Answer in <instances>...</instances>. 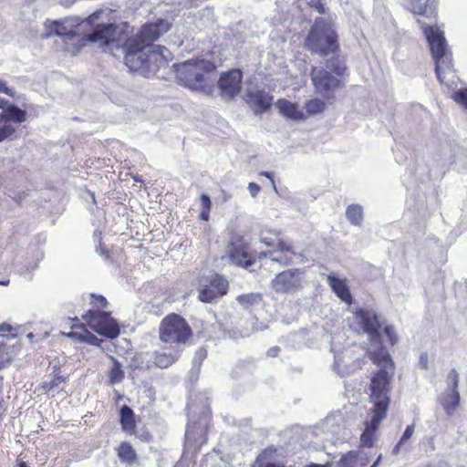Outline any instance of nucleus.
<instances>
[{"label":"nucleus","instance_id":"nucleus-1","mask_svg":"<svg viewBox=\"0 0 467 467\" xmlns=\"http://www.w3.org/2000/svg\"><path fill=\"white\" fill-rule=\"evenodd\" d=\"M105 16L107 13L99 10L86 19L94 28L83 40L97 43L103 51H109L115 57L118 56L115 51H120L124 56L125 65L131 71H140L144 75L153 74L166 64L170 56L168 49L151 43L169 30L168 21L158 20L156 23L142 26L136 35L130 36V26L127 23L96 24L103 20Z\"/></svg>","mask_w":467,"mask_h":467},{"label":"nucleus","instance_id":"nucleus-2","mask_svg":"<svg viewBox=\"0 0 467 467\" xmlns=\"http://www.w3.org/2000/svg\"><path fill=\"white\" fill-rule=\"evenodd\" d=\"M422 29L435 60V71L439 81L451 91V98L467 109V88H458L459 78L452 69V56L443 30L438 26H423Z\"/></svg>","mask_w":467,"mask_h":467},{"label":"nucleus","instance_id":"nucleus-3","mask_svg":"<svg viewBox=\"0 0 467 467\" xmlns=\"http://www.w3.org/2000/svg\"><path fill=\"white\" fill-rule=\"evenodd\" d=\"M82 318L86 324L75 323L71 326V331L65 334L74 341L100 346L102 340L90 333L87 326L98 334L111 339L118 337L120 333L119 324L109 312L90 309L82 316Z\"/></svg>","mask_w":467,"mask_h":467},{"label":"nucleus","instance_id":"nucleus-4","mask_svg":"<svg viewBox=\"0 0 467 467\" xmlns=\"http://www.w3.org/2000/svg\"><path fill=\"white\" fill-rule=\"evenodd\" d=\"M215 69V65L209 59H189L176 65L179 80L189 88L203 93H209L212 81L209 75Z\"/></svg>","mask_w":467,"mask_h":467},{"label":"nucleus","instance_id":"nucleus-5","mask_svg":"<svg viewBox=\"0 0 467 467\" xmlns=\"http://www.w3.org/2000/svg\"><path fill=\"white\" fill-rule=\"evenodd\" d=\"M158 332L161 342L178 348L189 344L193 337L188 321L177 313L165 316L160 322Z\"/></svg>","mask_w":467,"mask_h":467},{"label":"nucleus","instance_id":"nucleus-6","mask_svg":"<svg viewBox=\"0 0 467 467\" xmlns=\"http://www.w3.org/2000/svg\"><path fill=\"white\" fill-rule=\"evenodd\" d=\"M307 49L319 55L335 53L337 49V36L332 25L324 18H317L306 40Z\"/></svg>","mask_w":467,"mask_h":467},{"label":"nucleus","instance_id":"nucleus-7","mask_svg":"<svg viewBox=\"0 0 467 467\" xmlns=\"http://www.w3.org/2000/svg\"><path fill=\"white\" fill-rule=\"evenodd\" d=\"M327 67L333 71L336 76L323 67H313L310 73L311 81L317 94L325 99H330L334 97L337 89L343 87V82L338 78L345 71V67L336 61H329Z\"/></svg>","mask_w":467,"mask_h":467},{"label":"nucleus","instance_id":"nucleus-8","mask_svg":"<svg viewBox=\"0 0 467 467\" xmlns=\"http://www.w3.org/2000/svg\"><path fill=\"white\" fill-rule=\"evenodd\" d=\"M393 375L394 370L386 368H379L373 373L369 383V401L372 403V410L388 413Z\"/></svg>","mask_w":467,"mask_h":467},{"label":"nucleus","instance_id":"nucleus-9","mask_svg":"<svg viewBox=\"0 0 467 467\" xmlns=\"http://www.w3.org/2000/svg\"><path fill=\"white\" fill-rule=\"evenodd\" d=\"M80 19L77 16L67 17L63 20H56L49 21L47 20L45 22V27L47 33L45 35L46 37H50L55 35L60 36L65 42L67 51L77 54L78 49L70 47L69 43L74 46L76 43L79 42L80 35L76 31V27L78 26L81 23Z\"/></svg>","mask_w":467,"mask_h":467},{"label":"nucleus","instance_id":"nucleus-10","mask_svg":"<svg viewBox=\"0 0 467 467\" xmlns=\"http://www.w3.org/2000/svg\"><path fill=\"white\" fill-rule=\"evenodd\" d=\"M263 243L266 249L258 254L259 259L268 256L282 265H288L293 262L296 256L293 245L280 239L278 235H275V238L265 237Z\"/></svg>","mask_w":467,"mask_h":467},{"label":"nucleus","instance_id":"nucleus-11","mask_svg":"<svg viewBox=\"0 0 467 467\" xmlns=\"http://www.w3.org/2000/svg\"><path fill=\"white\" fill-rule=\"evenodd\" d=\"M228 255L236 265L247 268L255 263L256 254L242 236L234 238L229 244Z\"/></svg>","mask_w":467,"mask_h":467},{"label":"nucleus","instance_id":"nucleus-12","mask_svg":"<svg viewBox=\"0 0 467 467\" xmlns=\"http://www.w3.org/2000/svg\"><path fill=\"white\" fill-rule=\"evenodd\" d=\"M302 274L300 269H288L278 273L271 282L276 293L288 294L302 288Z\"/></svg>","mask_w":467,"mask_h":467},{"label":"nucleus","instance_id":"nucleus-13","mask_svg":"<svg viewBox=\"0 0 467 467\" xmlns=\"http://www.w3.org/2000/svg\"><path fill=\"white\" fill-rule=\"evenodd\" d=\"M119 421L121 430L125 433L136 436L142 441L149 442L151 441L152 436L149 431H143L141 433L137 432L136 414L128 405H123L120 407L119 411Z\"/></svg>","mask_w":467,"mask_h":467},{"label":"nucleus","instance_id":"nucleus-14","mask_svg":"<svg viewBox=\"0 0 467 467\" xmlns=\"http://www.w3.org/2000/svg\"><path fill=\"white\" fill-rule=\"evenodd\" d=\"M229 288L228 281L220 275L215 274L199 292L198 298L203 303H212L215 299L227 294Z\"/></svg>","mask_w":467,"mask_h":467},{"label":"nucleus","instance_id":"nucleus-15","mask_svg":"<svg viewBox=\"0 0 467 467\" xmlns=\"http://www.w3.org/2000/svg\"><path fill=\"white\" fill-rule=\"evenodd\" d=\"M355 317L370 339L380 343V329L382 326L377 314L365 309H358L355 312Z\"/></svg>","mask_w":467,"mask_h":467},{"label":"nucleus","instance_id":"nucleus-16","mask_svg":"<svg viewBox=\"0 0 467 467\" xmlns=\"http://www.w3.org/2000/svg\"><path fill=\"white\" fill-rule=\"evenodd\" d=\"M242 78L243 74L239 69L223 74L218 80L221 95L228 99H234L241 90Z\"/></svg>","mask_w":467,"mask_h":467},{"label":"nucleus","instance_id":"nucleus-17","mask_svg":"<svg viewBox=\"0 0 467 467\" xmlns=\"http://www.w3.org/2000/svg\"><path fill=\"white\" fill-rule=\"evenodd\" d=\"M371 418L364 421L365 429L360 435V446L372 448L377 439V431L381 421L387 417L388 413L370 410Z\"/></svg>","mask_w":467,"mask_h":467},{"label":"nucleus","instance_id":"nucleus-18","mask_svg":"<svg viewBox=\"0 0 467 467\" xmlns=\"http://www.w3.org/2000/svg\"><path fill=\"white\" fill-rule=\"evenodd\" d=\"M244 99L254 113L259 114L266 111L270 108L273 97L261 90L247 89Z\"/></svg>","mask_w":467,"mask_h":467},{"label":"nucleus","instance_id":"nucleus-19","mask_svg":"<svg viewBox=\"0 0 467 467\" xmlns=\"http://www.w3.org/2000/svg\"><path fill=\"white\" fill-rule=\"evenodd\" d=\"M379 458L370 466L375 467ZM368 457L358 451H349L344 453L337 462L335 467H368Z\"/></svg>","mask_w":467,"mask_h":467},{"label":"nucleus","instance_id":"nucleus-20","mask_svg":"<svg viewBox=\"0 0 467 467\" xmlns=\"http://www.w3.org/2000/svg\"><path fill=\"white\" fill-rule=\"evenodd\" d=\"M182 351V348L173 346H171L167 351H156L153 354V363L160 368H167L180 358Z\"/></svg>","mask_w":467,"mask_h":467},{"label":"nucleus","instance_id":"nucleus-21","mask_svg":"<svg viewBox=\"0 0 467 467\" xmlns=\"http://www.w3.org/2000/svg\"><path fill=\"white\" fill-rule=\"evenodd\" d=\"M406 6L414 14L431 17L436 12V0H405Z\"/></svg>","mask_w":467,"mask_h":467},{"label":"nucleus","instance_id":"nucleus-22","mask_svg":"<svg viewBox=\"0 0 467 467\" xmlns=\"http://www.w3.org/2000/svg\"><path fill=\"white\" fill-rule=\"evenodd\" d=\"M275 106L280 114L290 119L303 120L306 119L305 113L298 108V105L287 99H278Z\"/></svg>","mask_w":467,"mask_h":467},{"label":"nucleus","instance_id":"nucleus-23","mask_svg":"<svg viewBox=\"0 0 467 467\" xmlns=\"http://www.w3.org/2000/svg\"><path fill=\"white\" fill-rule=\"evenodd\" d=\"M327 282L333 292L340 298L343 302L350 305L352 303V296L349 291V287L345 280H342L335 275H329L327 276Z\"/></svg>","mask_w":467,"mask_h":467},{"label":"nucleus","instance_id":"nucleus-24","mask_svg":"<svg viewBox=\"0 0 467 467\" xmlns=\"http://www.w3.org/2000/svg\"><path fill=\"white\" fill-rule=\"evenodd\" d=\"M369 358L373 364L379 367L380 368L395 370V364L384 347H381L378 351L370 352Z\"/></svg>","mask_w":467,"mask_h":467},{"label":"nucleus","instance_id":"nucleus-25","mask_svg":"<svg viewBox=\"0 0 467 467\" xmlns=\"http://www.w3.org/2000/svg\"><path fill=\"white\" fill-rule=\"evenodd\" d=\"M116 452L121 462L133 464L138 460L137 452L129 441H121L117 447Z\"/></svg>","mask_w":467,"mask_h":467},{"label":"nucleus","instance_id":"nucleus-26","mask_svg":"<svg viewBox=\"0 0 467 467\" xmlns=\"http://www.w3.org/2000/svg\"><path fill=\"white\" fill-rule=\"evenodd\" d=\"M26 113L15 105H7L5 110L0 113V121H14L22 123L26 121Z\"/></svg>","mask_w":467,"mask_h":467},{"label":"nucleus","instance_id":"nucleus-27","mask_svg":"<svg viewBox=\"0 0 467 467\" xmlns=\"http://www.w3.org/2000/svg\"><path fill=\"white\" fill-rule=\"evenodd\" d=\"M445 412L451 415L460 404V394L457 389H451L441 398V401Z\"/></svg>","mask_w":467,"mask_h":467},{"label":"nucleus","instance_id":"nucleus-28","mask_svg":"<svg viewBox=\"0 0 467 467\" xmlns=\"http://www.w3.org/2000/svg\"><path fill=\"white\" fill-rule=\"evenodd\" d=\"M67 381V377L61 375L59 369H57V373H54L51 380L42 382L40 385V389L44 390L46 393L57 389L60 384Z\"/></svg>","mask_w":467,"mask_h":467},{"label":"nucleus","instance_id":"nucleus-29","mask_svg":"<svg viewBox=\"0 0 467 467\" xmlns=\"http://www.w3.org/2000/svg\"><path fill=\"white\" fill-rule=\"evenodd\" d=\"M346 216L352 224H360L363 221V208L359 204H351L346 210Z\"/></svg>","mask_w":467,"mask_h":467},{"label":"nucleus","instance_id":"nucleus-30","mask_svg":"<svg viewBox=\"0 0 467 467\" xmlns=\"http://www.w3.org/2000/svg\"><path fill=\"white\" fill-rule=\"evenodd\" d=\"M109 382L111 385L120 382L124 379V371L121 368L120 363L113 358V366L109 371Z\"/></svg>","mask_w":467,"mask_h":467},{"label":"nucleus","instance_id":"nucleus-31","mask_svg":"<svg viewBox=\"0 0 467 467\" xmlns=\"http://www.w3.org/2000/svg\"><path fill=\"white\" fill-rule=\"evenodd\" d=\"M236 300L244 307H251L262 301V296L260 294H243L237 296Z\"/></svg>","mask_w":467,"mask_h":467},{"label":"nucleus","instance_id":"nucleus-32","mask_svg":"<svg viewBox=\"0 0 467 467\" xmlns=\"http://www.w3.org/2000/svg\"><path fill=\"white\" fill-rule=\"evenodd\" d=\"M305 108L309 115H316L324 111L326 103L320 99H312L306 103Z\"/></svg>","mask_w":467,"mask_h":467},{"label":"nucleus","instance_id":"nucleus-33","mask_svg":"<svg viewBox=\"0 0 467 467\" xmlns=\"http://www.w3.org/2000/svg\"><path fill=\"white\" fill-rule=\"evenodd\" d=\"M415 431V424L412 423L410 425H408L402 433L401 437L400 438L399 441L393 448V453L398 454L401 449V447L412 437Z\"/></svg>","mask_w":467,"mask_h":467},{"label":"nucleus","instance_id":"nucleus-34","mask_svg":"<svg viewBox=\"0 0 467 467\" xmlns=\"http://www.w3.org/2000/svg\"><path fill=\"white\" fill-rule=\"evenodd\" d=\"M91 304L98 308L97 310L104 309L108 306L106 297L101 295L91 294Z\"/></svg>","mask_w":467,"mask_h":467},{"label":"nucleus","instance_id":"nucleus-35","mask_svg":"<svg viewBox=\"0 0 467 467\" xmlns=\"http://www.w3.org/2000/svg\"><path fill=\"white\" fill-rule=\"evenodd\" d=\"M384 333L386 334L389 342L391 346L395 345L398 342V336L394 329V327L390 325L385 326Z\"/></svg>","mask_w":467,"mask_h":467},{"label":"nucleus","instance_id":"nucleus-36","mask_svg":"<svg viewBox=\"0 0 467 467\" xmlns=\"http://www.w3.org/2000/svg\"><path fill=\"white\" fill-rule=\"evenodd\" d=\"M15 130V128L11 124L5 123L0 127V142L10 137Z\"/></svg>","mask_w":467,"mask_h":467},{"label":"nucleus","instance_id":"nucleus-37","mask_svg":"<svg viewBox=\"0 0 467 467\" xmlns=\"http://www.w3.org/2000/svg\"><path fill=\"white\" fill-rule=\"evenodd\" d=\"M451 389H457L459 382V375L455 369H451L448 375Z\"/></svg>","mask_w":467,"mask_h":467},{"label":"nucleus","instance_id":"nucleus-38","mask_svg":"<svg viewBox=\"0 0 467 467\" xmlns=\"http://www.w3.org/2000/svg\"><path fill=\"white\" fill-rule=\"evenodd\" d=\"M201 204H202V210H211L212 202H211L210 197L206 194H202L201 196Z\"/></svg>","mask_w":467,"mask_h":467},{"label":"nucleus","instance_id":"nucleus-39","mask_svg":"<svg viewBox=\"0 0 467 467\" xmlns=\"http://www.w3.org/2000/svg\"><path fill=\"white\" fill-rule=\"evenodd\" d=\"M248 190L252 197H255L260 192V186L254 182H250L248 184Z\"/></svg>","mask_w":467,"mask_h":467},{"label":"nucleus","instance_id":"nucleus-40","mask_svg":"<svg viewBox=\"0 0 467 467\" xmlns=\"http://www.w3.org/2000/svg\"><path fill=\"white\" fill-rule=\"evenodd\" d=\"M311 6L315 7L319 14L325 13L324 5L319 2V0H311L308 3Z\"/></svg>","mask_w":467,"mask_h":467},{"label":"nucleus","instance_id":"nucleus-41","mask_svg":"<svg viewBox=\"0 0 467 467\" xmlns=\"http://www.w3.org/2000/svg\"><path fill=\"white\" fill-rule=\"evenodd\" d=\"M281 349L279 347L277 346H275L273 348H270L268 350H267V353L266 355L268 357H271V358H275V357H277L278 354L280 353Z\"/></svg>","mask_w":467,"mask_h":467},{"label":"nucleus","instance_id":"nucleus-42","mask_svg":"<svg viewBox=\"0 0 467 467\" xmlns=\"http://www.w3.org/2000/svg\"><path fill=\"white\" fill-rule=\"evenodd\" d=\"M0 92L5 93L11 97H14V92L11 88H7L4 83L0 81Z\"/></svg>","mask_w":467,"mask_h":467},{"label":"nucleus","instance_id":"nucleus-43","mask_svg":"<svg viewBox=\"0 0 467 467\" xmlns=\"http://www.w3.org/2000/svg\"><path fill=\"white\" fill-rule=\"evenodd\" d=\"M12 330V327L8 324L3 323L0 325V334L4 335L5 333H9Z\"/></svg>","mask_w":467,"mask_h":467},{"label":"nucleus","instance_id":"nucleus-44","mask_svg":"<svg viewBox=\"0 0 467 467\" xmlns=\"http://www.w3.org/2000/svg\"><path fill=\"white\" fill-rule=\"evenodd\" d=\"M260 175L265 176L266 178L270 179L271 182H272V184L274 186L275 191H276V187L275 185V182H274V180H273V178L271 176V173H269L268 171H262V172H260Z\"/></svg>","mask_w":467,"mask_h":467},{"label":"nucleus","instance_id":"nucleus-45","mask_svg":"<svg viewBox=\"0 0 467 467\" xmlns=\"http://www.w3.org/2000/svg\"><path fill=\"white\" fill-rule=\"evenodd\" d=\"M209 213H210V210H202V212L200 213V218L202 220L207 221L208 217H209Z\"/></svg>","mask_w":467,"mask_h":467},{"label":"nucleus","instance_id":"nucleus-46","mask_svg":"<svg viewBox=\"0 0 467 467\" xmlns=\"http://www.w3.org/2000/svg\"><path fill=\"white\" fill-rule=\"evenodd\" d=\"M7 105H12L11 103H9L8 101L6 100H4V99H0V109H2L3 111L5 110V108L7 107Z\"/></svg>","mask_w":467,"mask_h":467},{"label":"nucleus","instance_id":"nucleus-47","mask_svg":"<svg viewBox=\"0 0 467 467\" xmlns=\"http://www.w3.org/2000/svg\"><path fill=\"white\" fill-rule=\"evenodd\" d=\"M306 467H329L327 465H319V464H310V465H307Z\"/></svg>","mask_w":467,"mask_h":467},{"label":"nucleus","instance_id":"nucleus-48","mask_svg":"<svg viewBox=\"0 0 467 467\" xmlns=\"http://www.w3.org/2000/svg\"><path fill=\"white\" fill-rule=\"evenodd\" d=\"M19 467H28V465L25 462H21Z\"/></svg>","mask_w":467,"mask_h":467}]
</instances>
